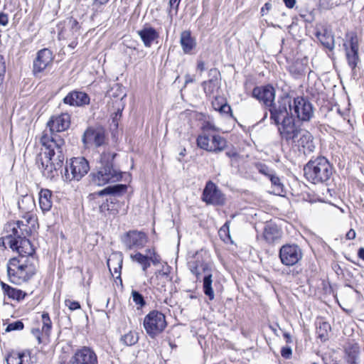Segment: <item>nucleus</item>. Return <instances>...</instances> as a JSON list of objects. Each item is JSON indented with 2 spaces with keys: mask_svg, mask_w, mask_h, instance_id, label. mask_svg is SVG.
Segmentation results:
<instances>
[{
  "mask_svg": "<svg viewBox=\"0 0 364 364\" xmlns=\"http://www.w3.org/2000/svg\"><path fill=\"white\" fill-rule=\"evenodd\" d=\"M6 73V65L3 55H0V81H1Z\"/></svg>",
  "mask_w": 364,
  "mask_h": 364,
  "instance_id": "3c124183",
  "label": "nucleus"
},
{
  "mask_svg": "<svg viewBox=\"0 0 364 364\" xmlns=\"http://www.w3.org/2000/svg\"><path fill=\"white\" fill-rule=\"evenodd\" d=\"M263 237L268 243H274L281 237V232L274 225H267L263 232Z\"/></svg>",
  "mask_w": 364,
  "mask_h": 364,
  "instance_id": "c756f323",
  "label": "nucleus"
},
{
  "mask_svg": "<svg viewBox=\"0 0 364 364\" xmlns=\"http://www.w3.org/2000/svg\"><path fill=\"white\" fill-rule=\"evenodd\" d=\"M9 23V16L4 12H0V25L3 26H7Z\"/></svg>",
  "mask_w": 364,
  "mask_h": 364,
  "instance_id": "4d7b16f0",
  "label": "nucleus"
},
{
  "mask_svg": "<svg viewBox=\"0 0 364 364\" xmlns=\"http://www.w3.org/2000/svg\"><path fill=\"white\" fill-rule=\"evenodd\" d=\"M93 4L95 5H105L109 2V0H92Z\"/></svg>",
  "mask_w": 364,
  "mask_h": 364,
  "instance_id": "338daca9",
  "label": "nucleus"
},
{
  "mask_svg": "<svg viewBox=\"0 0 364 364\" xmlns=\"http://www.w3.org/2000/svg\"><path fill=\"white\" fill-rule=\"evenodd\" d=\"M68 26L70 28L73 34H75L76 33H77L80 28L77 21L73 18H70L68 19Z\"/></svg>",
  "mask_w": 364,
  "mask_h": 364,
  "instance_id": "49530a36",
  "label": "nucleus"
},
{
  "mask_svg": "<svg viewBox=\"0 0 364 364\" xmlns=\"http://www.w3.org/2000/svg\"><path fill=\"white\" fill-rule=\"evenodd\" d=\"M299 136V138L296 139V142L299 147L303 149L304 154L306 155L314 152L316 146L311 134L306 130H301Z\"/></svg>",
  "mask_w": 364,
  "mask_h": 364,
  "instance_id": "393cba45",
  "label": "nucleus"
},
{
  "mask_svg": "<svg viewBox=\"0 0 364 364\" xmlns=\"http://www.w3.org/2000/svg\"><path fill=\"white\" fill-rule=\"evenodd\" d=\"M146 252L148 255L149 262L153 263L154 265L157 264L160 262V257L157 255L154 250L147 249L146 250Z\"/></svg>",
  "mask_w": 364,
  "mask_h": 364,
  "instance_id": "37998d69",
  "label": "nucleus"
},
{
  "mask_svg": "<svg viewBox=\"0 0 364 364\" xmlns=\"http://www.w3.org/2000/svg\"><path fill=\"white\" fill-rule=\"evenodd\" d=\"M292 355L291 348L289 346H286L281 349V355L285 359L291 358Z\"/></svg>",
  "mask_w": 364,
  "mask_h": 364,
  "instance_id": "09e8293b",
  "label": "nucleus"
},
{
  "mask_svg": "<svg viewBox=\"0 0 364 364\" xmlns=\"http://www.w3.org/2000/svg\"><path fill=\"white\" fill-rule=\"evenodd\" d=\"M41 323L42 333L44 334V336H46V337H48L52 329V321L48 313L43 312V314H41Z\"/></svg>",
  "mask_w": 364,
  "mask_h": 364,
  "instance_id": "f704fd0d",
  "label": "nucleus"
},
{
  "mask_svg": "<svg viewBox=\"0 0 364 364\" xmlns=\"http://www.w3.org/2000/svg\"><path fill=\"white\" fill-rule=\"evenodd\" d=\"M24 327V324L21 321H16L15 322L9 323L6 328V332H11L13 331H20Z\"/></svg>",
  "mask_w": 364,
  "mask_h": 364,
  "instance_id": "79ce46f5",
  "label": "nucleus"
},
{
  "mask_svg": "<svg viewBox=\"0 0 364 364\" xmlns=\"http://www.w3.org/2000/svg\"><path fill=\"white\" fill-rule=\"evenodd\" d=\"M130 258L133 262H136L141 265L143 272L146 274L148 268L150 267L148 255H144L140 252H136L134 255H131Z\"/></svg>",
  "mask_w": 364,
  "mask_h": 364,
  "instance_id": "72a5a7b5",
  "label": "nucleus"
},
{
  "mask_svg": "<svg viewBox=\"0 0 364 364\" xmlns=\"http://www.w3.org/2000/svg\"><path fill=\"white\" fill-rule=\"evenodd\" d=\"M70 125V116L68 113H62L53 116L47 122L50 135L43 134L40 142L41 151L36 158V163L43 175L47 178L53 179L58 175L65 160V140L55 132L67 130Z\"/></svg>",
  "mask_w": 364,
  "mask_h": 364,
  "instance_id": "f03ea898",
  "label": "nucleus"
},
{
  "mask_svg": "<svg viewBox=\"0 0 364 364\" xmlns=\"http://www.w3.org/2000/svg\"><path fill=\"white\" fill-rule=\"evenodd\" d=\"M4 231L6 235L1 237L3 246L6 247V244L13 252L18 255L7 262L8 280L15 285H21L29 282L38 272V261L35 255V249L28 239L32 230L27 224L19 221L6 223Z\"/></svg>",
  "mask_w": 364,
  "mask_h": 364,
  "instance_id": "f257e3e1",
  "label": "nucleus"
},
{
  "mask_svg": "<svg viewBox=\"0 0 364 364\" xmlns=\"http://www.w3.org/2000/svg\"><path fill=\"white\" fill-rule=\"evenodd\" d=\"M292 97L289 95H283L279 97L277 102H273L269 105V111L270 113V119L276 125L280 124L281 120L286 117H293L291 112Z\"/></svg>",
  "mask_w": 364,
  "mask_h": 364,
  "instance_id": "39448f33",
  "label": "nucleus"
},
{
  "mask_svg": "<svg viewBox=\"0 0 364 364\" xmlns=\"http://www.w3.org/2000/svg\"><path fill=\"white\" fill-rule=\"evenodd\" d=\"M127 190V186L126 185L116 184L114 186H107L103 190L99 191V196H110L109 198L107 199V203H104L100 205V211L104 212L105 210H107L112 215L118 213V207L119 205L117 204L116 197L122 196L126 193Z\"/></svg>",
  "mask_w": 364,
  "mask_h": 364,
  "instance_id": "0eeeda50",
  "label": "nucleus"
},
{
  "mask_svg": "<svg viewBox=\"0 0 364 364\" xmlns=\"http://www.w3.org/2000/svg\"><path fill=\"white\" fill-rule=\"evenodd\" d=\"M286 6L289 8V9H292L294 5H295V3H296V0H283Z\"/></svg>",
  "mask_w": 364,
  "mask_h": 364,
  "instance_id": "680f3d73",
  "label": "nucleus"
},
{
  "mask_svg": "<svg viewBox=\"0 0 364 364\" xmlns=\"http://www.w3.org/2000/svg\"><path fill=\"white\" fill-rule=\"evenodd\" d=\"M120 341L126 346H132L138 341V336L136 333L129 331L122 336Z\"/></svg>",
  "mask_w": 364,
  "mask_h": 364,
  "instance_id": "4c0bfd02",
  "label": "nucleus"
},
{
  "mask_svg": "<svg viewBox=\"0 0 364 364\" xmlns=\"http://www.w3.org/2000/svg\"><path fill=\"white\" fill-rule=\"evenodd\" d=\"M213 274L212 272L202 276L201 279L203 282V292L212 301L215 298L214 291L212 287L213 284Z\"/></svg>",
  "mask_w": 364,
  "mask_h": 364,
  "instance_id": "473e14b6",
  "label": "nucleus"
},
{
  "mask_svg": "<svg viewBox=\"0 0 364 364\" xmlns=\"http://www.w3.org/2000/svg\"><path fill=\"white\" fill-rule=\"evenodd\" d=\"M195 81V78L191 76V75L189 74H186L185 75V84H188V83H191V82H193Z\"/></svg>",
  "mask_w": 364,
  "mask_h": 364,
  "instance_id": "e2e57ef3",
  "label": "nucleus"
},
{
  "mask_svg": "<svg viewBox=\"0 0 364 364\" xmlns=\"http://www.w3.org/2000/svg\"><path fill=\"white\" fill-rule=\"evenodd\" d=\"M355 237H356V232H355V230H353V229H350L346 235V238L347 240H350L355 239Z\"/></svg>",
  "mask_w": 364,
  "mask_h": 364,
  "instance_id": "13d9d810",
  "label": "nucleus"
},
{
  "mask_svg": "<svg viewBox=\"0 0 364 364\" xmlns=\"http://www.w3.org/2000/svg\"><path fill=\"white\" fill-rule=\"evenodd\" d=\"M201 199L208 205H223L225 196L219 188L211 181H208L203 191Z\"/></svg>",
  "mask_w": 364,
  "mask_h": 364,
  "instance_id": "2eb2a0df",
  "label": "nucleus"
},
{
  "mask_svg": "<svg viewBox=\"0 0 364 364\" xmlns=\"http://www.w3.org/2000/svg\"><path fill=\"white\" fill-rule=\"evenodd\" d=\"M278 126L282 139L285 140L287 143H296V139L302 129L296 126L293 117L283 119Z\"/></svg>",
  "mask_w": 364,
  "mask_h": 364,
  "instance_id": "4468645a",
  "label": "nucleus"
},
{
  "mask_svg": "<svg viewBox=\"0 0 364 364\" xmlns=\"http://www.w3.org/2000/svg\"><path fill=\"white\" fill-rule=\"evenodd\" d=\"M358 257L364 261V247H360L358 249Z\"/></svg>",
  "mask_w": 364,
  "mask_h": 364,
  "instance_id": "774afa93",
  "label": "nucleus"
},
{
  "mask_svg": "<svg viewBox=\"0 0 364 364\" xmlns=\"http://www.w3.org/2000/svg\"><path fill=\"white\" fill-rule=\"evenodd\" d=\"M65 304L68 306L71 311L77 310L80 309V304L78 301H72L70 299H65Z\"/></svg>",
  "mask_w": 364,
  "mask_h": 364,
  "instance_id": "de8ad7c7",
  "label": "nucleus"
},
{
  "mask_svg": "<svg viewBox=\"0 0 364 364\" xmlns=\"http://www.w3.org/2000/svg\"><path fill=\"white\" fill-rule=\"evenodd\" d=\"M180 43L184 53L189 54L196 48V39L191 36L190 31H184L181 33Z\"/></svg>",
  "mask_w": 364,
  "mask_h": 364,
  "instance_id": "c85d7f7f",
  "label": "nucleus"
},
{
  "mask_svg": "<svg viewBox=\"0 0 364 364\" xmlns=\"http://www.w3.org/2000/svg\"><path fill=\"white\" fill-rule=\"evenodd\" d=\"M90 170L89 163L84 157H75L65 168L64 177L67 181H79Z\"/></svg>",
  "mask_w": 364,
  "mask_h": 364,
  "instance_id": "1a4fd4ad",
  "label": "nucleus"
},
{
  "mask_svg": "<svg viewBox=\"0 0 364 364\" xmlns=\"http://www.w3.org/2000/svg\"><path fill=\"white\" fill-rule=\"evenodd\" d=\"M215 100L212 102L213 107L215 110L219 111L220 109V106L223 105L225 102L223 98L218 97V96L213 97Z\"/></svg>",
  "mask_w": 364,
  "mask_h": 364,
  "instance_id": "8fccbe9b",
  "label": "nucleus"
},
{
  "mask_svg": "<svg viewBox=\"0 0 364 364\" xmlns=\"http://www.w3.org/2000/svg\"><path fill=\"white\" fill-rule=\"evenodd\" d=\"M33 335L36 338V339L38 340V343H42V340H41V335H43L42 333V331L41 330H40L38 328H33L32 329L31 331Z\"/></svg>",
  "mask_w": 364,
  "mask_h": 364,
  "instance_id": "6e6d98bb",
  "label": "nucleus"
},
{
  "mask_svg": "<svg viewBox=\"0 0 364 364\" xmlns=\"http://www.w3.org/2000/svg\"><path fill=\"white\" fill-rule=\"evenodd\" d=\"M143 325L146 333L150 337L154 338L164 331L167 323L165 315L154 310L144 317Z\"/></svg>",
  "mask_w": 364,
  "mask_h": 364,
  "instance_id": "6e6552de",
  "label": "nucleus"
},
{
  "mask_svg": "<svg viewBox=\"0 0 364 364\" xmlns=\"http://www.w3.org/2000/svg\"><path fill=\"white\" fill-rule=\"evenodd\" d=\"M208 75L211 78L201 84L203 91L206 97L218 96L221 87L220 73L217 68H212L209 70Z\"/></svg>",
  "mask_w": 364,
  "mask_h": 364,
  "instance_id": "a211bd4d",
  "label": "nucleus"
},
{
  "mask_svg": "<svg viewBox=\"0 0 364 364\" xmlns=\"http://www.w3.org/2000/svg\"><path fill=\"white\" fill-rule=\"evenodd\" d=\"M220 107V109L218 112L221 114L226 117H231L232 116L231 107L227 102H224Z\"/></svg>",
  "mask_w": 364,
  "mask_h": 364,
  "instance_id": "a18cd8bd",
  "label": "nucleus"
},
{
  "mask_svg": "<svg viewBox=\"0 0 364 364\" xmlns=\"http://www.w3.org/2000/svg\"><path fill=\"white\" fill-rule=\"evenodd\" d=\"M53 60V52L48 48H43L37 53V56L33 61V72L41 73L43 71Z\"/></svg>",
  "mask_w": 364,
  "mask_h": 364,
  "instance_id": "412c9836",
  "label": "nucleus"
},
{
  "mask_svg": "<svg viewBox=\"0 0 364 364\" xmlns=\"http://www.w3.org/2000/svg\"><path fill=\"white\" fill-rule=\"evenodd\" d=\"M269 179L271 181L274 193L279 196L282 195L284 193V186L280 178L274 173Z\"/></svg>",
  "mask_w": 364,
  "mask_h": 364,
  "instance_id": "e433bc0d",
  "label": "nucleus"
},
{
  "mask_svg": "<svg viewBox=\"0 0 364 364\" xmlns=\"http://www.w3.org/2000/svg\"><path fill=\"white\" fill-rule=\"evenodd\" d=\"M7 364H22V358H21V353H14L8 356L6 358Z\"/></svg>",
  "mask_w": 364,
  "mask_h": 364,
  "instance_id": "c03bdc74",
  "label": "nucleus"
},
{
  "mask_svg": "<svg viewBox=\"0 0 364 364\" xmlns=\"http://www.w3.org/2000/svg\"><path fill=\"white\" fill-rule=\"evenodd\" d=\"M208 257L207 252L201 250L188 262L189 269L196 276L197 281H200L203 275L213 271L211 264L207 261Z\"/></svg>",
  "mask_w": 364,
  "mask_h": 364,
  "instance_id": "9d476101",
  "label": "nucleus"
},
{
  "mask_svg": "<svg viewBox=\"0 0 364 364\" xmlns=\"http://www.w3.org/2000/svg\"><path fill=\"white\" fill-rule=\"evenodd\" d=\"M331 330V326L327 322H321L319 323L318 326L316 328V333L318 337L322 341H325L328 338V332Z\"/></svg>",
  "mask_w": 364,
  "mask_h": 364,
  "instance_id": "c9c22d12",
  "label": "nucleus"
},
{
  "mask_svg": "<svg viewBox=\"0 0 364 364\" xmlns=\"http://www.w3.org/2000/svg\"><path fill=\"white\" fill-rule=\"evenodd\" d=\"M346 42L343 43L348 64L353 70L360 61L358 56V38L355 33L346 34Z\"/></svg>",
  "mask_w": 364,
  "mask_h": 364,
  "instance_id": "ddd939ff",
  "label": "nucleus"
},
{
  "mask_svg": "<svg viewBox=\"0 0 364 364\" xmlns=\"http://www.w3.org/2000/svg\"><path fill=\"white\" fill-rule=\"evenodd\" d=\"M279 257L282 264L291 267L302 259L303 251L296 244H285L279 249Z\"/></svg>",
  "mask_w": 364,
  "mask_h": 364,
  "instance_id": "9b49d317",
  "label": "nucleus"
},
{
  "mask_svg": "<svg viewBox=\"0 0 364 364\" xmlns=\"http://www.w3.org/2000/svg\"><path fill=\"white\" fill-rule=\"evenodd\" d=\"M197 69L200 72H203L205 70V63L203 60H199L198 62Z\"/></svg>",
  "mask_w": 364,
  "mask_h": 364,
  "instance_id": "0e129e2a",
  "label": "nucleus"
},
{
  "mask_svg": "<svg viewBox=\"0 0 364 364\" xmlns=\"http://www.w3.org/2000/svg\"><path fill=\"white\" fill-rule=\"evenodd\" d=\"M291 112L293 118L296 117L302 122H309L314 116L312 104L302 97L292 98Z\"/></svg>",
  "mask_w": 364,
  "mask_h": 364,
  "instance_id": "f8f14e48",
  "label": "nucleus"
},
{
  "mask_svg": "<svg viewBox=\"0 0 364 364\" xmlns=\"http://www.w3.org/2000/svg\"><path fill=\"white\" fill-rule=\"evenodd\" d=\"M21 358H22V364H30V353L28 351L21 353Z\"/></svg>",
  "mask_w": 364,
  "mask_h": 364,
  "instance_id": "864d4df0",
  "label": "nucleus"
},
{
  "mask_svg": "<svg viewBox=\"0 0 364 364\" xmlns=\"http://www.w3.org/2000/svg\"><path fill=\"white\" fill-rule=\"evenodd\" d=\"M0 286L4 295L8 296L10 299L19 302L23 300L27 296V294L25 291L21 289L14 288L2 281H0Z\"/></svg>",
  "mask_w": 364,
  "mask_h": 364,
  "instance_id": "bb28decb",
  "label": "nucleus"
},
{
  "mask_svg": "<svg viewBox=\"0 0 364 364\" xmlns=\"http://www.w3.org/2000/svg\"><path fill=\"white\" fill-rule=\"evenodd\" d=\"M283 336H284V338H285L286 342H287V343H291V342H292V339H291V336L290 333H287V332H284V333H283Z\"/></svg>",
  "mask_w": 364,
  "mask_h": 364,
  "instance_id": "69168bd1",
  "label": "nucleus"
},
{
  "mask_svg": "<svg viewBox=\"0 0 364 364\" xmlns=\"http://www.w3.org/2000/svg\"><path fill=\"white\" fill-rule=\"evenodd\" d=\"M272 8V4L270 2H267L264 4V6L261 9V14L262 16L266 14L267 11H269Z\"/></svg>",
  "mask_w": 364,
  "mask_h": 364,
  "instance_id": "bf43d9fd",
  "label": "nucleus"
},
{
  "mask_svg": "<svg viewBox=\"0 0 364 364\" xmlns=\"http://www.w3.org/2000/svg\"><path fill=\"white\" fill-rule=\"evenodd\" d=\"M63 102L70 106L82 107L90 103V97L84 92L73 90L63 98Z\"/></svg>",
  "mask_w": 364,
  "mask_h": 364,
  "instance_id": "b1692460",
  "label": "nucleus"
},
{
  "mask_svg": "<svg viewBox=\"0 0 364 364\" xmlns=\"http://www.w3.org/2000/svg\"><path fill=\"white\" fill-rule=\"evenodd\" d=\"M70 364H98L97 356L92 349L84 346L75 351Z\"/></svg>",
  "mask_w": 364,
  "mask_h": 364,
  "instance_id": "6ab92c4d",
  "label": "nucleus"
},
{
  "mask_svg": "<svg viewBox=\"0 0 364 364\" xmlns=\"http://www.w3.org/2000/svg\"><path fill=\"white\" fill-rule=\"evenodd\" d=\"M225 155L228 157V158H235L238 156V154L237 153L236 151H235L234 149H231V150H228L225 152Z\"/></svg>",
  "mask_w": 364,
  "mask_h": 364,
  "instance_id": "052dcab7",
  "label": "nucleus"
},
{
  "mask_svg": "<svg viewBox=\"0 0 364 364\" xmlns=\"http://www.w3.org/2000/svg\"><path fill=\"white\" fill-rule=\"evenodd\" d=\"M196 143L200 149L215 154H219L228 147L227 140L219 134H200L196 139Z\"/></svg>",
  "mask_w": 364,
  "mask_h": 364,
  "instance_id": "423d86ee",
  "label": "nucleus"
},
{
  "mask_svg": "<svg viewBox=\"0 0 364 364\" xmlns=\"http://www.w3.org/2000/svg\"><path fill=\"white\" fill-rule=\"evenodd\" d=\"M132 296L133 299V301L135 303L136 305L138 306L137 309H141L146 305V301L144 296L139 291L136 290H132Z\"/></svg>",
  "mask_w": 364,
  "mask_h": 364,
  "instance_id": "58836bf2",
  "label": "nucleus"
},
{
  "mask_svg": "<svg viewBox=\"0 0 364 364\" xmlns=\"http://www.w3.org/2000/svg\"><path fill=\"white\" fill-rule=\"evenodd\" d=\"M252 97L262 102L266 107H269L275 100V90L269 85L257 86L252 90Z\"/></svg>",
  "mask_w": 364,
  "mask_h": 364,
  "instance_id": "aec40b11",
  "label": "nucleus"
},
{
  "mask_svg": "<svg viewBox=\"0 0 364 364\" xmlns=\"http://www.w3.org/2000/svg\"><path fill=\"white\" fill-rule=\"evenodd\" d=\"M230 221H227L219 230L218 233L220 237L225 240L226 239H230Z\"/></svg>",
  "mask_w": 364,
  "mask_h": 364,
  "instance_id": "a19ab883",
  "label": "nucleus"
},
{
  "mask_svg": "<svg viewBox=\"0 0 364 364\" xmlns=\"http://www.w3.org/2000/svg\"><path fill=\"white\" fill-rule=\"evenodd\" d=\"M122 263L123 256L121 252L112 253L107 262L109 271L112 272L113 276L114 274H117L116 278L119 279L120 283L122 282L121 279V269L122 267Z\"/></svg>",
  "mask_w": 364,
  "mask_h": 364,
  "instance_id": "a878e982",
  "label": "nucleus"
},
{
  "mask_svg": "<svg viewBox=\"0 0 364 364\" xmlns=\"http://www.w3.org/2000/svg\"><path fill=\"white\" fill-rule=\"evenodd\" d=\"M315 36L320 43L330 51L334 49L335 39L331 30L325 26H321V28L316 26Z\"/></svg>",
  "mask_w": 364,
  "mask_h": 364,
  "instance_id": "5701e85b",
  "label": "nucleus"
},
{
  "mask_svg": "<svg viewBox=\"0 0 364 364\" xmlns=\"http://www.w3.org/2000/svg\"><path fill=\"white\" fill-rule=\"evenodd\" d=\"M122 242L128 250L141 249L148 242V237L142 231L129 230L122 237Z\"/></svg>",
  "mask_w": 364,
  "mask_h": 364,
  "instance_id": "f3484780",
  "label": "nucleus"
},
{
  "mask_svg": "<svg viewBox=\"0 0 364 364\" xmlns=\"http://www.w3.org/2000/svg\"><path fill=\"white\" fill-rule=\"evenodd\" d=\"M145 47H151L152 43L159 38L156 30L151 26L144 27L137 31Z\"/></svg>",
  "mask_w": 364,
  "mask_h": 364,
  "instance_id": "cd10ccee",
  "label": "nucleus"
},
{
  "mask_svg": "<svg viewBox=\"0 0 364 364\" xmlns=\"http://www.w3.org/2000/svg\"><path fill=\"white\" fill-rule=\"evenodd\" d=\"M156 278L159 280L163 281V282H164L165 280L166 281L170 280L168 274L161 272V271H159L158 273H156Z\"/></svg>",
  "mask_w": 364,
  "mask_h": 364,
  "instance_id": "5fc2aeb1",
  "label": "nucleus"
},
{
  "mask_svg": "<svg viewBox=\"0 0 364 364\" xmlns=\"http://www.w3.org/2000/svg\"><path fill=\"white\" fill-rule=\"evenodd\" d=\"M347 364H359L360 348L358 344H352L345 349Z\"/></svg>",
  "mask_w": 364,
  "mask_h": 364,
  "instance_id": "7c9ffc66",
  "label": "nucleus"
},
{
  "mask_svg": "<svg viewBox=\"0 0 364 364\" xmlns=\"http://www.w3.org/2000/svg\"><path fill=\"white\" fill-rule=\"evenodd\" d=\"M256 168L259 173L267 176L268 178L274 173V170L269 168L266 164H257L256 165Z\"/></svg>",
  "mask_w": 364,
  "mask_h": 364,
  "instance_id": "ea45409f",
  "label": "nucleus"
},
{
  "mask_svg": "<svg viewBox=\"0 0 364 364\" xmlns=\"http://www.w3.org/2000/svg\"><path fill=\"white\" fill-rule=\"evenodd\" d=\"M52 192L48 189L41 190L39 193V205L43 212L49 211L52 207Z\"/></svg>",
  "mask_w": 364,
  "mask_h": 364,
  "instance_id": "2f4dec72",
  "label": "nucleus"
},
{
  "mask_svg": "<svg viewBox=\"0 0 364 364\" xmlns=\"http://www.w3.org/2000/svg\"><path fill=\"white\" fill-rule=\"evenodd\" d=\"M18 208L25 214L23 215L24 220H21L24 224L29 225L32 220V215L31 213L35 208V202L33 197L30 195L23 196L18 201ZM20 220L15 221V223L19 222ZM14 223V221L13 222Z\"/></svg>",
  "mask_w": 364,
  "mask_h": 364,
  "instance_id": "4be33fe9",
  "label": "nucleus"
},
{
  "mask_svg": "<svg viewBox=\"0 0 364 364\" xmlns=\"http://www.w3.org/2000/svg\"><path fill=\"white\" fill-rule=\"evenodd\" d=\"M181 2V0H169V7L171 12L172 10H175V14H176L178 10L179 4Z\"/></svg>",
  "mask_w": 364,
  "mask_h": 364,
  "instance_id": "603ef678",
  "label": "nucleus"
},
{
  "mask_svg": "<svg viewBox=\"0 0 364 364\" xmlns=\"http://www.w3.org/2000/svg\"><path fill=\"white\" fill-rule=\"evenodd\" d=\"M117 154L107 150L100 155V166L96 171L90 173L91 181L99 186L121 180L122 172L114 167L113 160Z\"/></svg>",
  "mask_w": 364,
  "mask_h": 364,
  "instance_id": "7ed1b4c3",
  "label": "nucleus"
},
{
  "mask_svg": "<svg viewBox=\"0 0 364 364\" xmlns=\"http://www.w3.org/2000/svg\"><path fill=\"white\" fill-rule=\"evenodd\" d=\"M306 178L314 184L328 181L333 174V166L324 156L311 159L304 168Z\"/></svg>",
  "mask_w": 364,
  "mask_h": 364,
  "instance_id": "20e7f679",
  "label": "nucleus"
},
{
  "mask_svg": "<svg viewBox=\"0 0 364 364\" xmlns=\"http://www.w3.org/2000/svg\"><path fill=\"white\" fill-rule=\"evenodd\" d=\"M107 137L104 128L101 127L87 128L82 138V141L85 147L95 146H101L106 143Z\"/></svg>",
  "mask_w": 364,
  "mask_h": 364,
  "instance_id": "dca6fc26",
  "label": "nucleus"
}]
</instances>
